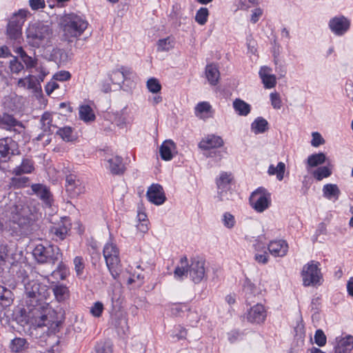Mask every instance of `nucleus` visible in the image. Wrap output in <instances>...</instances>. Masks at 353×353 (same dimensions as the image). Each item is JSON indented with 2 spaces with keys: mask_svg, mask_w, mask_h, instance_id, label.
Wrapping results in <instances>:
<instances>
[{
  "mask_svg": "<svg viewBox=\"0 0 353 353\" xmlns=\"http://www.w3.org/2000/svg\"><path fill=\"white\" fill-rule=\"evenodd\" d=\"M46 286L37 281H32L25 285L26 303L32 323L39 327H48L55 332L63 321V312L61 308L55 310L48 303L42 302L46 298Z\"/></svg>",
  "mask_w": 353,
  "mask_h": 353,
  "instance_id": "obj_1",
  "label": "nucleus"
},
{
  "mask_svg": "<svg viewBox=\"0 0 353 353\" xmlns=\"http://www.w3.org/2000/svg\"><path fill=\"white\" fill-rule=\"evenodd\" d=\"M9 221L13 224V230L28 235L36 230L37 214H33L27 206L13 205L10 208Z\"/></svg>",
  "mask_w": 353,
  "mask_h": 353,
  "instance_id": "obj_2",
  "label": "nucleus"
},
{
  "mask_svg": "<svg viewBox=\"0 0 353 353\" xmlns=\"http://www.w3.org/2000/svg\"><path fill=\"white\" fill-rule=\"evenodd\" d=\"M88 26V23L84 17L74 13L65 14L59 19L63 36L68 41L80 37Z\"/></svg>",
  "mask_w": 353,
  "mask_h": 353,
  "instance_id": "obj_3",
  "label": "nucleus"
},
{
  "mask_svg": "<svg viewBox=\"0 0 353 353\" xmlns=\"http://www.w3.org/2000/svg\"><path fill=\"white\" fill-rule=\"evenodd\" d=\"M52 34L50 24L43 21H36L28 25L26 31V41L32 47L39 48L47 42Z\"/></svg>",
  "mask_w": 353,
  "mask_h": 353,
  "instance_id": "obj_4",
  "label": "nucleus"
},
{
  "mask_svg": "<svg viewBox=\"0 0 353 353\" xmlns=\"http://www.w3.org/2000/svg\"><path fill=\"white\" fill-rule=\"evenodd\" d=\"M35 260L39 263H52L61 259L62 254L58 246L54 245L38 244L32 251Z\"/></svg>",
  "mask_w": 353,
  "mask_h": 353,
  "instance_id": "obj_5",
  "label": "nucleus"
},
{
  "mask_svg": "<svg viewBox=\"0 0 353 353\" xmlns=\"http://www.w3.org/2000/svg\"><path fill=\"white\" fill-rule=\"evenodd\" d=\"M103 256L106 265L114 279L119 275L120 258L117 245L112 242L107 243L103 248Z\"/></svg>",
  "mask_w": 353,
  "mask_h": 353,
  "instance_id": "obj_6",
  "label": "nucleus"
},
{
  "mask_svg": "<svg viewBox=\"0 0 353 353\" xmlns=\"http://www.w3.org/2000/svg\"><path fill=\"white\" fill-rule=\"evenodd\" d=\"M319 263L311 261L304 265L301 271L303 284L304 286L316 285L320 283L321 279Z\"/></svg>",
  "mask_w": 353,
  "mask_h": 353,
  "instance_id": "obj_7",
  "label": "nucleus"
},
{
  "mask_svg": "<svg viewBox=\"0 0 353 353\" xmlns=\"http://www.w3.org/2000/svg\"><path fill=\"white\" fill-rule=\"evenodd\" d=\"M250 202L257 212H263L270 205V194L264 188H259L251 194Z\"/></svg>",
  "mask_w": 353,
  "mask_h": 353,
  "instance_id": "obj_8",
  "label": "nucleus"
},
{
  "mask_svg": "<svg viewBox=\"0 0 353 353\" xmlns=\"http://www.w3.org/2000/svg\"><path fill=\"white\" fill-rule=\"evenodd\" d=\"M232 177L230 174L222 172L216 179L218 197L221 201L232 199L231 182Z\"/></svg>",
  "mask_w": 353,
  "mask_h": 353,
  "instance_id": "obj_9",
  "label": "nucleus"
},
{
  "mask_svg": "<svg viewBox=\"0 0 353 353\" xmlns=\"http://www.w3.org/2000/svg\"><path fill=\"white\" fill-rule=\"evenodd\" d=\"M65 190L70 198H76L85 191L83 182L74 174L66 176Z\"/></svg>",
  "mask_w": 353,
  "mask_h": 353,
  "instance_id": "obj_10",
  "label": "nucleus"
},
{
  "mask_svg": "<svg viewBox=\"0 0 353 353\" xmlns=\"http://www.w3.org/2000/svg\"><path fill=\"white\" fill-rule=\"evenodd\" d=\"M0 128L14 132L18 134L24 132V126L22 123L16 119L12 115L7 113L0 115Z\"/></svg>",
  "mask_w": 353,
  "mask_h": 353,
  "instance_id": "obj_11",
  "label": "nucleus"
},
{
  "mask_svg": "<svg viewBox=\"0 0 353 353\" xmlns=\"http://www.w3.org/2000/svg\"><path fill=\"white\" fill-rule=\"evenodd\" d=\"M71 221L68 217H62L57 224L51 227L50 231L56 241H62L66 238L71 229Z\"/></svg>",
  "mask_w": 353,
  "mask_h": 353,
  "instance_id": "obj_12",
  "label": "nucleus"
},
{
  "mask_svg": "<svg viewBox=\"0 0 353 353\" xmlns=\"http://www.w3.org/2000/svg\"><path fill=\"white\" fill-rule=\"evenodd\" d=\"M350 21L343 15L332 18L329 21L331 31L338 36L343 35L350 28Z\"/></svg>",
  "mask_w": 353,
  "mask_h": 353,
  "instance_id": "obj_13",
  "label": "nucleus"
},
{
  "mask_svg": "<svg viewBox=\"0 0 353 353\" xmlns=\"http://www.w3.org/2000/svg\"><path fill=\"white\" fill-rule=\"evenodd\" d=\"M188 273L194 283H200L205 276V261L194 259L189 266Z\"/></svg>",
  "mask_w": 353,
  "mask_h": 353,
  "instance_id": "obj_14",
  "label": "nucleus"
},
{
  "mask_svg": "<svg viewBox=\"0 0 353 353\" xmlns=\"http://www.w3.org/2000/svg\"><path fill=\"white\" fill-rule=\"evenodd\" d=\"M33 192L42 201L46 207L50 208L54 199L50 189L45 185L35 183L31 185Z\"/></svg>",
  "mask_w": 353,
  "mask_h": 353,
  "instance_id": "obj_15",
  "label": "nucleus"
},
{
  "mask_svg": "<svg viewBox=\"0 0 353 353\" xmlns=\"http://www.w3.org/2000/svg\"><path fill=\"white\" fill-rule=\"evenodd\" d=\"M146 196L151 203L161 205L165 201V196L161 185L152 184L148 190Z\"/></svg>",
  "mask_w": 353,
  "mask_h": 353,
  "instance_id": "obj_16",
  "label": "nucleus"
},
{
  "mask_svg": "<svg viewBox=\"0 0 353 353\" xmlns=\"http://www.w3.org/2000/svg\"><path fill=\"white\" fill-rule=\"evenodd\" d=\"M268 249L272 256L283 257L288 253V244L285 240H274L270 242Z\"/></svg>",
  "mask_w": 353,
  "mask_h": 353,
  "instance_id": "obj_17",
  "label": "nucleus"
},
{
  "mask_svg": "<svg viewBox=\"0 0 353 353\" xmlns=\"http://www.w3.org/2000/svg\"><path fill=\"white\" fill-rule=\"evenodd\" d=\"M266 318V311L261 304H256L250 309L247 314V319L251 323H261Z\"/></svg>",
  "mask_w": 353,
  "mask_h": 353,
  "instance_id": "obj_18",
  "label": "nucleus"
},
{
  "mask_svg": "<svg viewBox=\"0 0 353 353\" xmlns=\"http://www.w3.org/2000/svg\"><path fill=\"white\" fill-rule=\"evenodd\" d=\"M223 145V141L219 136L214 134L208 135L203 138L199 143V148L208 150L212 148L221 147Z\"/></svg>",
  "mask_w": 353,
  "mask_h": 353,
  "instance_id": "obj_19",
  "label": "nucleus"
},
{
  "mask_svg": "<svg viewBox=\"0 0 353 353\" xmlns=\"http://www.w3.org/2000/svg\"><path fill=\"white\" fill-rule=\"evenodd\" d=\"M272 69L268 66H263L259 70V77L261 79L264 87L267 89L274 88L276 84V79L274 74H271Z\"/></svg>",
  "mask_w": 353,
  "mask_h": 353,
  "instance_id": "obj_20",
  "label": "nucleus"
},
{
  "mask_svg": "<svg viewBox=\"0 0 353 353\" xmlns=\"http://www.w3.org/2000/svg\"><path fill=\"white\" fill-rule=\"evenodd\" d=\"M68 274L67 266L63 262H60L56 270H53L50 275L47 276V279L48 282H58L60 280H65Z\"/></svg>",
  "mask_w": 353,
  "mask_h": 353,
  "instance_id": "obj_21",
  "label": "nucleus"
},
{
  "mask_svg": "<svg viewBox=\"0 0 353 353\" xmlns=\"http://www.w3.org/2000/svg\"><path fill=\"white\" fill-rule=\"evenodd\" d=\"M353 349V336L347 335L338 340L334 347V353H350Z\"/></svg>",
  "mask_w": 353,
  "mask_h": 353,
  "instance_id": "obj_22",
  "label": "nucleus"
},
{
  "mask_svg": "<svg viewBox=\"0 0 353 353\" xmlns=\"http://www.w3.org/2000/svg\"><path fill=\"white\" fill-rule=\"evenodd\" d=\"M58 117L57 114H51L50 112H45L41 119V129L44 133L48 135L54 132L57 126L53 123L54 117Z\"/></svg>",
  "mask_w": 353,
  "mask_h": 353,
  "instance_id": "obj_23",
  "label": "nucleus"
},
{
  "mask_svg": "<svg viewBox=\"0 0 353 353\" xmlns=\"http://www.w3.org/2000/svg\"><path fill=\"white\" fill-rule=\"evenodd\" d=\"M195 115L201 119H206L212 117L213 110L209 102H199L194 108Z\"/></svg>",
  "mask_w": 353,
  "mask_h": 353,
  "instance_id": "obj_24",
  "label": "nucleus"
},
{
  "mask_svg": "<svg viewBox=\"0 0 353 353\" xmlns=\"http://www.w3.org/2000/svg\"><path fill=\"white\" fill-rule=\"evenodd\" d=\"M243 292L246 301L250 304L253 301V298L259 294V289L251 281L246 278L243 285Z\"/></svg>",
  "mask_w": 353,
  "mask_h": 353,
  "instance_id": "obj_25",
  "label": "nucleus"
},
{
  "mask_svg": "<svg viewBox=\"0 0 353 353\" xmlns=\"http://www.w3.org/2000/svg\"><path fill=\"white\" fill-rule=\"evenodd\" d=\"M176 150V145L173 141L168 139L165 140L161 144L159 153L162 159L165 161H170L173 157V152Z\"/></svg>",
  "mask_w": 353,
  "mask_h": 353,
  "instance_id": "obj_26",
  "label": "nucleus"
},
{
  "mask_svg": "<svg viewBox=\"0 0 353 353\" xmlns=\"http://www.w3.org/2000/svg\"><path fill=\"white\" fill-rule=\"evenodd\" d=\"M132 71L130 69L122 67L119 70L113 71L110 74V80L114 84L121 85L124 81L130 78Z\"/></svg>",
  "mask_w": 353,
  "mask_h": 353,
  "instance_id": "obj_27",
  "label": "nucleus"
},
{
  "mask_svg": "<svg viewBox=\"0 0 353 353\" xmlns=\"http://www.w3.org/2000/svg\"><path fill=\"white\" fill-rule=\"evenodd\" d=\"M205 77L212 85H216L220 77V72L215 64L210 63L205 67Z\"/></svg>",
  "mask_w": 353,
  "mask_h": 353,
  "instance_id": "obj_28",
  "label": "nucleus"
},
{
  "mask_svg": "<svg viewBox=\"0 0 353 353\" xmlns=\"http://www.w3.org/2000/svg\"><path fill=\"white\" fill-rule=\"evenodd\" d=\"M79 118L85 123L94 121L96 116L89 105H81L79 108Z\"/></svg>",
  "mask_w": 353,
  "mask_h": 353,
  "instance_id": "obj_29",
  "label": "nucleus"
},
{
  "mask_svg": "<svg viewBox=\"0 0 353 353\" xmlns=\"http://www.w3.org/2000/svg\"><path fill=\"white\" fill-rule=\"evenodd\" d=\"M52 289L55 299L58 302H63L68 299L70 292L65 285L61 284H55L52 286Z\"/></svg>",
  "mask_w": 353,
  "mask_h": 353,
  "instance_id": "obj_30",
  "label": "nucleus"
},
{
  "mask_svg": "<svg viewBox=\"0 0 353 353\" xmlns=\"http://www.w3.org/2000/svg\"><path fill=\"white\" fill-rule=\"evenodd\" d=\"M323 196L328 199L337 200L341 191L336 184L327 183L323 188Z\"/></svg>",
  "mask_w": 353,
  "mask_h": 353,
  "instance_id": "obj_31",
  "label": "nucleus"
},
{
  "mask_svg": "<svg viewBox=\"0 0 353 353\" xmlns=\"http://www.w3.org/2000/svg\"><path fill=\"white\" fill-rule=\"evenodd\" d=\"M34 169V162L30 159H23L21 165L14 169L13 172L16 175L31 173Z\"/></svg>",
  "mask_w": 353,
  "mask_h": 353,
  "instance_id": "obj_32",
  "label": "nucleus"
},
{
  "mask_svg": "<svg viewBox=\"0 0 353 353\" xmlns=\"http://www.w3.org/2000/svg\"><path fill=\"white\" fill-rule=\"evenodd\" d=\"M30 14L28 10L20 9L17 12L13 14L8 23L22 28L26 17Z\"/></svg>",
  "mask_w": 353,
  "mask_h": 353,
  "instance_id": "obj_33",
  "label": "nucleus"
},
{
  "mask_svg": "<svg viewBox=\"0 0 353 353\" xmlns=\"http://www.w3.org/2000/svg\"><path fill=\"white\" fill-rule=\"evenodd\" d=\"M233 108L240 116H247L251 110L250 105L240 99H236L233 101Z\"/></svg>",
  "mask_w": 353,
  "mask_h": 353,
  "instance_id": "obj_34",
  "label": "nucleus"
},
{
  "mask_svg": "<svg viewBox=\"0 0 353 353\" xmlns=\"http://www.w3.org/2000/svg\"><path fill=\"white\" fill-rule=\"evenodd\" d=\"M285 171V164L283 162H279L275 167L271 164L268 170V174L270 176L276 175L277 180L282 181L284 178Z\"/></svg>",
  "mask_w": 353,
  "mask_h": 353,
  "instance_id": "obj_35",
  "label": "nucleus"
},
{
  "mask_svg": "<svg viewBox=\"0 0 353 353\" xmlns=\"http://www.w3.org/2000/svg\"><path fill=\"white\" fill-rule=\"evenodd\" d=\"M109 169L112 174H118L123 173L124 166L122 163V159L119 157H114L108 159Z\"/></svg>",
  "mask_w": 353,
  "mask_h": 353,
  "instance_id": "obj_36",
  "label": "nucleus"
},
{
  "mask_svg": "<svg viewBox=\"0 0 353 353\" xmlns=\"http://www.w3.org/2000/svg\"><path fill=\"white\" fill-rule=\"evenodd\" d=\"M12 292L3 286H0V305L6 307L12 303Z\"/></svg>",
  "mask_w": 353,
  "mask_h": 353,
  "instance_id": "obj_37",
  "label": "nucleus"
},
{
  "mask_svg": "<svg viewBox=\"0 0 353 353\" xmlns=\"http://www.w3.org/2000/svg\"><path fill=\"white\" fill-rule=\"evenodd\" d=\"M181 266H177L174 271V276L176 279H183L184 276H186L189 272V268L188 269V259L186 256H183L180 260Z\"/></svg>",
  "mask_w": 353,
  "mask_h": 353,
  "instance_id": "obj_38",
  "label": "nucleus"
},
{
  "mask_svg": "<svg viewBox=\"0 0 353 353\" xmlns=\"http://www.w3.org/2000/svg\"><path fill=\"white\" fill-rule=\"evenodd\" d=\"M268 121L263 117H257L251 125L252 130L255 134L263 133L268 130Z\"/></svg>",
  "mask_w": 353,
  "mask_h": 353,
  "instance_id": "obj_39",
  "label": "nucleus"
},
{
  "mask_svg": "<svg viewBox=\"0 0 353 353\" xmlns=\"http://www.w3.org/2000/svg\"><path fill=\"white\" fill-rule=\"evenodd\" d=\"M326 161L325 154L323 152L311 154L308 157L307 163L310 167H316L322 165Z\"/></svg>",
  "mask_w": 353,
  "mask_h": 353,
  "instance_id": "obj_40",
  "label": "nucleus"
},
{
  "mask_svg": "<svg viewBox=\"0 0 353 353\" xmlns=\"http://www.w3.org/2000/svg\"><path fill=\"white\" fill-rule=\"evenodd\" d=\"M174 48V41L170 37L159 39L157 42L159 52H168Z\"/></svg>",
  "mask_w": 353,
  "mask_h": 353,
  "instance_id": "obj_41",
  "label": "nucleus"
},
{
  "mask_svg": "<svg viewBox=\"0 0 353 353\" xmlns=\"http://www.w3.org/2000/svg\"><path fill=\"white\" fill-rule=\"evenodd\" d=\"M27 341L23 338H15L12 340L10 348L14 352H20L27 347Z\"/></svg>",
  "mask_w": 353,
  "mask_h": 353,
  "instance_id": "obj_42",
  "label": "nucleus"
},
{
  "mask_svg": "<svg viewBox=\"0 0 353 353\" xmlns=\"http://www.w3.org/2000/svg\"><path fill=\"white\" fill-rule=\"evenodd\" d=\"M332 174V170L327 166L318 168L312 172V175L317 181H321L324 178L329 177Z\"/></svg>",
  "mask_w": 353,
  "mask_h": 353,
  "instance_id": "obj_43",
  "label": "nucleus"
},
{
  "mask_svg": "<svg viewBox=\"0 0 353 353\" xmlns=\"http://www.w3.org/2000/svg\"><path fill=\"white\" fill-rule=\"evenodd\" d=\"M7 34L11 39L17 40L21 36V28L10 23L7 26Z\"/></svg>",
  "mask_w": 353,
  "mask_h": 353,
  "instance_id": "obj_44",
  "label": "nucleus"
},
{
  "mask_svg": "<svg viewBox=\"0 0 353 353\" xmlns=\"http://www.w3.org/2000/svg\"><path fill=\"white\" fill-rule=\"evenodd\" d=\"M112 343L109 341H100L95 346V353H112Z\"/></svg>",
  "mask_w": 353,
  "mask_h": 353,
  "instance_id": "obj_45",
  "label": "nucleus"
},
{
  "mask_svg": "<svg viewBox=\"0 0 353 353\" xmlns=\"http://www.w3.org/2000/svg\"><path fill=\"white\" fill-rule=\"evenodd\" d=\"M209 16V11L207 8H201L196 13L195 21L200 25H204Z\"/></svg>",
  "mask_w": 353,
  "mask_h": 353,
  "instance_id": "obj_46",
  "label": "nucleus"
},
{
  "mask_svg": "<svg viewBox=\"0 0 353 353\" xmlns=\"http://www.w3.org/2000/svg\"><path fill=\"white\" fill-rule=\"evenodd\" d=\"M57 134L65 141H71L72 140V130L70 127L59 128L57 131Z\"/></svg>",
  "mask_w": 353,
  "mask_h": 353,
  "instance_id": "obj_47",
  "label": "nucleus"
},
{
  "mask_svg": "<svg viewBox=\"0 0 353 353\" xmlns=\"http://www.w3.org/2000/svg\"><path fill=\"white\" fill-rule=\"evenodd\" d=\"M147 88L152 93H158L161 89V85L155 78H150L147 81Z\"/></svg>",
  "mask_w": 353,
  "mask_h": 353,
  "instance_id": "obj_48",
  "label": "nucleus"
},
{
  "mask_svg": "<svg viewBox=\"0 0 353 353\" xmlns=\"http://www.w3.org/2000/svg\"><path fill=\"white\" fill-rule=\"evenodd\" d=\"M52 56L55 60H59V63H65L68 60V54L63 49L56 48L52 51Z\"/></svg>",
  "mask_w": 353,
  "mask_h": 353,
  "instance_id": "obj_49",
  "label": "nucleus"
},
{
  "mask_svg": "<svg viewBox=\"0 0 353 353\" xmlns=\"http://www.w3.org/2000/svg\"><path fill=\"white\" fill-rule=\"evenodd\" d=\"M9 68L14 74H19L24 68L23 65L16 57L10 60Z\"/></svg>",
  "mask_w": 353,
  "mask_h": 353,
  "instance_id": "obj_50",
  "label": "nucleus"
},
{
  "mask_svg": "<svg viewBox=\"0 0 353 353\" xmlns=\"http://www.w3.org/2000/svg\"><path fill=\"white\" fill-rule=\"evenodd\" d=\"M223 223L224 226L227 228H232L236 223L234 216L229 212L224 213L223 216Z\"/></svg>",
  "mask_w": 353,
  "mask_h": 353,
  "instance_id": "obj_51",
  "label": "nucleus"
},
{
  "mask_svg": "<svg viewBox=\"0 0 353 353\" xmlns=\"http://www.w3.org/2000/svg\"><path fill=\"white\" fill-rule=\"evenodd\" d=\"M314 342L316 345L321 347L326 343V336L321 330H317L314 334Z\"/></svg>",
  "mask_w": 353,
  "mask_h": 353,
  "instance_id": "obj_52",
  "label": "nucleus"
},
{
  "mask_svg": "<svg viewBox=\"0 0 353 353\" xmlns=\"http://www.w3.org/2000/svg\"><path fill=\"white\" fill-rule=\"evenodd\" d=\"M271 104L274 109L279 110L282 106V101L280 94L277 92H272L270 95Z\"/></svg>",
  "mask_w": 353,
  "mask_h": 353,
  "instance_id": "obj_53",
  "label": "nucleus"
},
{
  "mask_svg": "<svg viewBox=\"0 0 353 353\" xmlns=\"http://www.w3.org/2000/svg\"><path fill=\"white\" fill-rule=\"evenodd\" d=\"M21 60L25 63L27 69L35 68L37 63V60L28 56L26 53L23 54Z\"/></svg>",
  "mask_w": 353,
  "mask_h": 353,
  "instance_id": "obj_54",
  "label": "nucleus"
},
{
  "mask_svg": "<svg viewBox=\"0 0 353 353\" xmlns=\"http://www.w3.org/2000/svg\"><path fill=\"white\" fill-rule=\"evenodd\" d=\"M74 269L78 276H80L83 273L84 269L83 260L80 256H76L74 259Z\"/></svg>",
  "mask_w": 353,
  "mask_h": 353,
  "instance_id": "obj_55",
  "label": "nucleus"
},
{
  "mask_svg": "<svg viewBox=\"0 0 353 353\" xmlns=\"http://www.w3.org/2000/svg\"><path fill=\"white\" fill-rule=\"evenodd\" d=\"M103 310V305L102 303L97 301L90 308L91 314L95 317H99Z\"/></svg>",
  "mask_w": 353,
  "mask_h": 353,
  "instance_id": "obj_56",
  "label": "nucleus"
},
{
  "mask_svg": "<svg viewBox=\"0 0 353 353\" xmlns=\"http://www.w3.org/2000/svg\"><path fill=\"white\" fill-rule=\"evenodd\" d=\"M312 137L311 145L314 147H319L325 143L321 134L317 132H312Z\"/></svg>",
  "mask_w": 353,
  "mask_h": 353,
  "instance_id": "obj_57",
  "label": "nucleus"
},
{
  "mask_svg": "<svg viewBox=\"0 0 353 353\" xmlns=\"http://www.w3.org/2000/svg\"><path fill=\"white\" fill-rule=\"evenodd\" d=\"M29 6L32 10H38L44 8L46 3L44 0H29Z\"/></svg>",
  "mask_w": 353,
  "mask_h": 353,
  "instance_id": "obj_58",
  "label": "nucleus"
},
{
  "mask_svg": "<svg viewBox=\"0 0 353 353\" xmlns=\"http://www.w3.org/2000/svg\"><path fill=\"white\" fill-rule=\"evenodd\" d=\"M10 254V250L8 248L6 245H0V261H6L8 259L9 256Z\"/></svg>",
  "mask_w": 353,
  "mask_h": 353,
  "instance_id": "obj_59",
  "label": "nucleus"
},
{
  "mask_svg": "<svg viewBox=\"0 0 353 353\" xmlns=\"http://www.w3.org/2000/svg\"><path fill=\"white\" fill-rule=\"evenodd\" d=\"M70 77H71L70 73L69 72L65 71V70L57 72L54 75V79L57 81H67V80L70 79Z\"/></svg>",
  "mask_w": 353,
  "mask_h": 353,
  "instance_id": "obj_60",
  "label": "nucleus"
},
{
  "mask_svg": "<svg viewBox=\"0 0 353 353\" xmlns=\"http://www.w3.org/2000/svg\"><path fill=\"white\" fill-rule=\"evenodd\" d=\"M254 259L259 263L266 264L268 262V254L266 252L263 254H256Z\"/></svg>",
  "mask_w": 353,
  "mask_h": 353,
  "instance_id": "obj_61",
  "label": "nucleus"
},
{
  "mask_svg": "<svg viewBox=\"0 0 353 353\" xmlns=\"http://www.w3.org/2000/svg\"><path fill=\"white\" fill-rule=\"evenodd\" d=\"M262 10L260 8H256L252 14L251 21L253 23H256L259 21V17L262 15Z\"/></svg>",
  "mask_w": 353,
  "mask_h": 353,
  "instance_id": "obj_62",
  "label": "nucleus"
},
{
  "mask_svg": "<svg viewBox=\"0 0 353 353\" xmlns=\"http://www.w3.org/2000/svg\"><path fill=\"white\" fill-rule=\"evenodd\" d=\"M58 88H59L58 83L53 81V82L49 83L46 85V90L48 94H50V93L52 92L54 90H55L56 89H57Z\"/></svg>",
  "mask_w": 353,
  "mask_h": 353,
  "instance_id": "obj_63",
  "label": "nucleus"
},
{
  "mask_svg": "<svg viewBox=\"0 0 353 353\" xmlns=\"http://www.w3.org/2000/svg\"><path fill=\"white\" fill-rule=\"evenodd\" d=\"M187 332L186 330L182 327L180 328L178 333L172 335L173 338H176L177 340L185 339L186 336Z\"/></svg>",
  "mask_w": 353,
  "mask_h": 353,
  "instance_id": "obj_64",
  "label": "nucleus"
}]
</instances>
